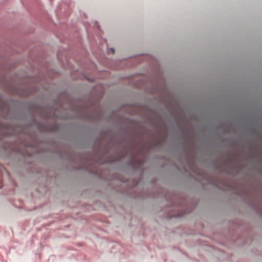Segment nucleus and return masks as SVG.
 I'll use <instances>...</instances> for the list:
<instances>
[{
	"instance_id": "0eeeda50",
	"label": "nucleus",
	"mask_w": 262,
	"mask_h": 262,
	"mask_svg": "<svg viewBox=\"0 0 262 262\" xmlns=\"http://www.w3.org/2000/svg\"><path fill=\"white\" fill-rule=\"evenodd\" d=\"M226 91V90H222V91Z\"/></svg>"
},
{
	"instance_id": "f03ea898",
	"label": "nucleus",
	"mask_w": 262,
	"mask_h": 262,
	"mask_svg": "<svg viewBox=\"0 0 262 262\" xmlns=\"http://www.w3.org/2000/svg\"><path fill=\"white\" fill-rule=\"evenodd\" d=\"M155 86L159 89L168 90L166 78L164 76L163 73H160L155 77Z\"/></svg>"
},
{
	"instance_id": "20e7f679",
	"label": "nucleus",
	"mask_w": 262,
	"mask_h": 262,
	"mask_svg": "<svg viewBox=\"0 0 262 262\" xmlns=\"http://www.w3.org/2000/svg\"><path fill=\"white\" fill-rule=\"evenodd\" d=\"M85 30H86V31L88 38V39H90V46L91 47L92 51L93 52H94V49H93V47H92L93 46V41L92 40H91V39L90 38V37L89 32L86 27H85Z\"/></svg>"
},
{
	"instance_id": "7ed1b4c3",
	"label": "nucleus",
	"mask_w": 262,
	"mask_h": 262,
	"mask_svg": "<svg viewBox=\"0 0 262 262\" xmlns=\"http://www.w3.org/2000/svg\"><path fill=\"white\" fill-rule=\"evenodd\" d=\"M142 57L140 56H136L130 59L132 61H133V65L134 66L136 64L142 62V59H141Z\"/></svg>"
},
{
	"instance_id": "6e6552de",
	"label": "nucleus",
	"mask_w": 262,
	"mask_h": 262,
	"mask_svg": "<svg viewBox=\"0 0 262 262\" xmlns=\"http://www.w3.org/2000/svg\"><path fill=\"white\" fill-rule=\"evenodd\" d=\"M166 99H168V97H166Z\"/></svg>"
},
{
	"instance_id": "39448f33",
	"label": "nucleus",
	"mask_w": 262,
	"mask_h": 262,
	"mask_svg": "<svg viewBox=\"0 0 262 262\" xmlns=\"http://www.w3.org/2000/svg\"><path fill=\"white\" fill-rule=\"evenodd\" d=\"M106 53L108 55H109L110 54H114V53H115L114 48L113 47L107 48V50H106Z\"/></svg>"
},
{
	"instance_id": "423d86ee",
	"label": "nucleus",
	"mask_w": 262,
	"mask_h": 262,
	"mask_svg": "<svg viewBox=\"0 0 262 262\" xmlns=\"http://www.w3.org/2000/svg\"><path fill=\"white\" fill-rule=\"evenodd\" d=\"M86 79H88V80L89 81H93V78H86Z\"/></svg>"
},
{
	"instance_id": "f257e3e1",
	"label": "nucleus",
	"mask_w": 262,
	"mask_h": 262,
	"mask_svg": "<svg viewBox=\"0 0 262 262\" xmlns=\"http://www.w3.org/2000/svg\"><path fill=\"white\" fill-rule=\"evenodd\" d=\"M48 76L49 78H47V76H43L42 79L39 82L41 88L46 91L45 92V94L48 93L50 95H58V97L55 98H60L59 97L60 94L62 93L63 91L55 90L56 86L52 81V79L54 78L53 75H49Z\"/></svg>"
}]
</instances>
